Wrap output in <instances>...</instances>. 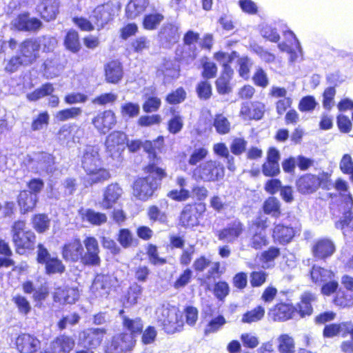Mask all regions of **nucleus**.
Instances as JSON below:
<instances>
[{
  "label": "nucleus",
  "mask_w": 353,
  "mask_h": 353,
  "mask_svg": "<svg viewBox=\"0 0 353 353\" xmlns=\"http://www.w3.org/2000/svg\"><path fill=\"white\" fill-rule=\"evenodd\" d=\"M81 167L85 172L88 183H101L110 179L109 171L103 166V161L97 145H87L81 157Z\"/></svg>",
  "instance_id": "f257e3e1"
},
{
  "label": "nucleus",
  "mask_w": 353,
  "mask_h": 353,
  "mask_svg": "<svg viewBox=\"0 0 353 353\" xmlns=\"http://www.w3.org/2000/svg\"><path fill=\"white\" fill-rule=\"evenodd\" d=\"M145 172L149 174L136 180L133 187V194L139 200L147 201L158 188L160 181L166 176L165 171L155 166L148 165Z\"/></svg>",
  "instance_id": "f03ea898"
},
{
  "label": "nucleus",
  "mask_w": 353,
  "mask_h": 353,
  "mask_svg": "<svg viewBox=\"0 0 353 353\" xmlns=\"http://www.w3.org/2000/svg\"><path fill=\"white\" fill-rule=\"evenodd\" d=\"M155 318L168 334L181 331L184 325L179 309L169 303L162 304L157 308Z\"/></svg>",
  "instance_id": "7ed1b4c3"
},
{
  "label": "nucleus",
  "mask_w": 353,
  "mask_h": 353,
  "mask_svg": "<svg viewBox=\"0 0 353 353\" xmlns=\"http://www.w3.org/2000/svg\"><path fill=\"white\" fill-rule=\"evenodd\" d=\"M225 174L223 165L217 160H209L201 163L193 171L196 179L205 182H214L221 180Z\"/></svg>",
  "instance_id": "20e7f679"
},
{
  "label": "nucleus",
  "mask_w": 353,
  "mask_h": 353,
  "mask_svg": "<svg viewBox=\"0 0 353 353\" xmlns=\"http://www.w3.org/2000/svg\"><path fill=\"white\" fill-rule=\"evenodd\" d=\"M12 231L13 241L19 254H23L26 250H32L34 248L35 235L31 230L26 229L24 221L15 222Z\"/></svg>",
  "instance_id": "39448f33"
},
{
  "label": "nucleus",
  "mask_w": 353,
  "mask_h": 353,
  "mask_svg": "<svg viewBox=\"0 0 353 353\" xmlns=\"http://www.w3.org/2000/svg\"><path fill=\"white\" fill-rule=\"evenodd\" d=\"M330 175L327 172L320 173L319 176L307 174L297 181L298 190L302 194H312L319 187L327 188Z\"/></svg>",
  "instance_id": "423d86ee"
},
{
  "label": "nucleus",
  "mask_w": 353,
  "mask_h": 353,
  "mask_svg": "<svg viewBox=\"0 0 353 353\" xmlns=\"http://www.w3.org/2000/svg\"><path fill=\"white\" fill-rule=\"evenodd\" d=\"M112 279L108 275L98 274L94 278L90 287L91 296L93 299L102 301L108 297L112 290Z\"/></svg>",
  "instance_id": "0eeeda50"
},
{
  "label": "nucleus",
  "mask_w": 353,
  "mask_h": 353,
  "mask_svg": "<svg viewBox=\"0 0 353 353\" xmlns=\"http://www.w3.org/2000/svg\"><path fill=\"white\" fill-rule=\"evenodd\" d=\"M92 123L99 133L105 134L116 125L117 117L112 110H105L94 116Z\"/></svg>",
  "instance_id": "6e6552de"
},
{
  "label": "nucleus",
  "mask_w": 353,
  "mask_h": 353,
  "mask_svg": "<svg viewBox=\"0 0 353 353\" xmlns=\"http://www.w3.org/2000/svg\"><path fill=\"white\" fill-rule=\"evenodd\" d=\"M199 39V34L189 30L184 36V46L181 52V59L187 63L193 61L197 55L196 44Z\"/></svg>",
  "instance_id": "1a4fd4ad"
},
{
  "label": "nucleus",
  "mask_w": 353,
  "mask_h": 353,
  "mask_svg": "<svg viewBox=\"0 0 353 353\" xmlns=\"http://www.w3.org/2000/svg\"><path fill=\"white\" fill-rule=\"evenodd\" d=\"M83 244L86 252L83 254L82 263L90 265H99L101 262L99 256V247L97 239L89 236L85 239Z\"/></svg>",
  "instance_id": "9d476101"
},
{
  "label": "nucleus",
  "mask_w": 353,
  "mask_h": 353,
  "mask_svg": "<svg viewBox=\"0 0 353 353\" xmlns=\"http://www.w3.org/2000/svg\"><path fill=\"white\" fill-rule=\"evenodd\" d=\"M265 112V105L259 101L242 103L239 115L245 121L260 120Z\"/></svg>",
  "instance_id": "9b49d317"
},
{
  "label": "nucleus",
  "mask_w": 353,
  "mask_h": 353,
  "mask_svg": "<svg viewBox=\"0 0 353 353\" xmlns=\"http://www.w3.org/2000/svg\"><path fill=\"white\" fill-rule=\"evenodd\" d=\"M205 205L199 204L196 207L186 205L181 213L180 224L185 228H192L199 225L198 214L205 211Z\"/></svg>",
  "instance_id": "f8f14e48"
},
{
  "label": "nucleus",
  "mask_w": 353,
  "mask_h": 353,
  "mask_svg": "<svg viewBox=\"0 0 353 353\" xmlns=\"http://www.w3.org/2000/svg\"><path fill=\"white\" fill-rule=\"evenodd\" d=\"M298 315L297 308L290 303H280L272 307L269 316L274 321H285Z\"/></svg>",
  "instance_id": "ddd939ff"
},
{
  "label": "nucleus",
  "mask_w": 353,
  "mask_h": 353,
  "mask_svg": "<svg viewBox=\"0 0 353 353\" xmlns=\"http://www.w3.org/2000/svg\"><path fill=\"white\" fill-rule=\"evenodd\" d=\"M243 223L239 220H234L219 231L218 238L228 243H233L243 234Z\"/></svg>",
  "instance_id": "4468645a"
},
{
  "label": "nucleus",
  "mask_w": 353,
  "mask_h": 353,
  "mask_svg": "<svg viewBox=\"0 0 353 353\" xmlns=\"http://www.w3.org/2000/svg\"><path fill=\"white\" fill-rule=\"evenodd\" d=\"M114 8L110 3L97 6L90 17L91 21L99 28H103L113 16Z\"/></svg>",
  "instance_id": "2eb2a0df"
},
{
  "label": "nucleus",
  "mask_w": 353,
  "mask_h": 353,
  "mask_svg": "<svg viewBox=\"0 0 353 353\" xmlns=\"http://www.w3.org/2000/svg\"><path fill=\"white\" fill-rule=\"evenodd\" d=\"M123 193L122 189L117 183L108 185L103 193V198L99 203L103 209L112 208L118 201Z\"/></svg>",
  "instance_id": "dca6fc26"
},
{
  "label": "nucleus",
  "mask_w": 353,
  "mask_h": 353,
  "mask_svg": "<svg viewBox=\"0 0 353 353\" xmlns=\"http://www.w3.org/2000/svg\"><path fill=\"white\" fill-rule=\"evenodd\" d=\"M84 249L79 239H74L65 244L62 250L63 258L67 261H82Z\"/></svg>",
  "instance_id": "f3484780"
},
{
  "label": "nucleus",
  "mask_w": 353,
  "mask_h": 353,
  "mask_svg": "<svg viewBox=\"0 0 353 353\" xmlns=\"http://www.w3.org/2000/svg\"><path fill=\"white\" fill-rule=\"evenodd\" d=\"M59 0H39L37 10L46 21L55 19L59 13Z\"/></svg>",
  "instance_id": "a211bd4d"
},
{
  "label": "nucleus",
  "mask_w": 353,
  "mask_h": 353,
  "mask_svg": "<svg viewBox=\"0 0 353 353\" xmlns=\"http://www.w3.org/2000/svg\"><path fill=\"white\" fill-rule=\"evenodd\" d=\"M16 346L21 353H34L40 347V341L30 334H23L17 338Z\"/></svg>",
  "instance_id": "6ab92c4d"
},
{
  "label": "nucleus",
  "mask_w": 353,
  "mask_h": 353,
  "mask_svg": "<svg viewBox=\"0 0 353 353\" xmlns=\"http://www.w3.org/2000/svg\"><path fill=\"white\" fill-rule=\"evenodd\" d=\"M334 251L335 246L333 242L328 239H321L316 241L312 248L314 256L319 259L330 256Z\"/></svg>",
  "instance_id": "aec40b11"
},
{
  "label": "nucleus",
  "mask_w": 353,
  "mask_h": 353,
  "mask_svg": "<svg viewBox=\"0 0 353 353\" xmlns=\"http://www.w3.org/2000/svg\"><path fill=\"white\" fill-rule=\"evenodd\" d=\"M39 51V43L37 40L28 39L23 41L20 46V52L21 59L25 62V65L31 63L34 61Z\"/></svg>",
  "instance_id": "412c9836"
},
{
  "label": "nucleus",
  "mask_w": 353,
  "mask_h": 353,
  "mask_svg": "<svg viewBox=\"0 0 353 353\" xmlns=\"http://www.w3.org/2000/svg\"><path fill=\"white\" fill-rule=\"evenodd\" d=\"M12 26L19 30L34 31L41 27L42 23L37 18H30L28 14H23L12 21Z\"/></svg>",
  "instance_id": "4be33fe9"
},
{
  "label": "nucleus",
  "mask_w": 353,
  "mask_h": 353,
  "mask_svg": "<svg viewBox=\"0 0 353 353\" xmlns=\"http://www.w3.org/2000/svg\"><path fill=\"white\" fill-rule=\"evenodd\" d=\"M79 296V291L74 288H59L56 289L54 299L61 303H74Z\"/></svg>",
  "instance_id": "5701e85b"
},
{
  "label": "nucleus",
  "mask_w": 353,
  "mask_h": 353,
  "mask_svg": "<svg viewBox=\"0 0 353 353\" xmlns=\"http://www.w3.org/2000/svg\"><path fill=\"white\" fill-rule=\"evenodd\" d=\"M127 139L126 135L121 131H113L105 140V147L110 152H119L123 148Z\"/></svg>",
  "instance_id": "b1692460"
},
{
  "label": "nucleus",
  "mask_w": 353,
  "mask_h": 353,
  "mask_svg": "<svg viewBox=\"0 0 353 353\" xmlns=\"http://www.w3.org/2000/svg\"><path fill=\"white\" fill-rule=\"evenodd\" d=\"M134 343L135 340L132 334L122 333L113 337L112 346L115 351L119 352L131 350Z\"/></svg>",
  "instance_id": "393cba45"
},
{
  "label": "nucleus",
  "mask_w": 353,
  "mask_h": 353,
  "mask_svg": "<svg viewBox=\"0 0 353 353\" xmlns=\"http://www.w3.org/2000/svg\"><path fill=\"white\" fill-rule=\"evenodd\" d=\"M105 330L102 328H90L83 332V339L85 343L91 347H97L101 343Z\"/></svg>",
  "instance_id": "a878e982"
},
{
  "label": "nucleus",
  "mask_w": 353,
  "mask_h": 353,
  "mask_svg": "<svg viewBox=\"0 0 353 353\" xmlns=\"http://www.w3.org/2000/svg\"><path fill=\"white\" fill-rule=\"evenodd\" d=\"M294 236L293 228L284 225L283 224H276L273 229L272 236L275 241L281 244L288 243Z\"/></svg>",
  "instance_id": "bb28decb"
},
{
  "label": "nucleus",
  "mask_w": 353,
  "mask_h": 353,
  "mask_svg": "<svg viewBox=\"0 0 353 353\" xmlns=\"http://www.w3.org/2000/svg\"><path fill=\"white\" fill-rule=\"evenodd\" d=\"M18 204L23 213L32 211L38 201V196L33 195L28 190L21 191L18 196Z\"/></svg>",
  "instance_id": "cd10ccee"
},
{
  "label": "nucleus",
  "mask_w": 353,
  "mask_h": 353,
  "mask_svg": "<svg viewBox=\"0 0 353 353\" xmlns=\"http://www.w3.org/2000/svg\"><path fill=\"white\" fill-rule=\"evenodd\" d=\"M105 78L107 81L112 83H118L123 77V69L119 62L112 61L105 66Z\"/></svg>",
  "instance_id": "c85d7f7f"
},
{
  "label": "nucleus",
  "mask_w": 353,
  "mask_h": 353,
  "mask_svg": "<svg viewBox=\"0 0 353 353\" xmlns=\"http://www.w3.org/2000/svg\"><path fill=\"white\" fill-rule=\"evenodd\" d=\"M316 297L314 294L305 292L301 296L300 303L298 305V314L301 317L310 315L312 313V303L316 301Z\"/></svg>",
  "instance_id": "c756f323"
},
{
  "label": "nucleus",
  "mask_w": 353,
  "mask_h": 353,
  "mask_svg": "<svg viewBox=\"0 0 353 353\" xmlns=\"http://www.w3.org/2000/svg\"><path fill=\"white\" fill-rule=\"evenodd\" d=\"M148 3V0H131L126 6V16L131 19H135L145 11Z\"/></svg>",
  "instance_id": "7c9ffc66"
},
{
  "label": "nucleus",
  "mask_w": 353,
  "mask_h": 353,
  "mask_svg": "<svg viewBox=\"0 0 353 353\" xmlns=\"http://www.w3.org/2000/svg\"><path fill=\"white\" fill-rule=\"evenodd\" d=\"M159 36L162 41L174 43L179 39V27L172 23L167 24L161 29Z\"/></svg>",
  "instance_id": "2f4dec72"
},
{
  "label": "nucleus",
  "mask_w": 353,
  "mask_h": 353,
  "mask_svg": "<svg viewBox=\"0 0 353 353\" xmlns=\"http://www.w3.org/2000/svg\"><path fill=\"white\" fill-rule=\"evenodd\" d=\"M79 214L83 221H87L93 225H99L107 221V216L105 214L97 212L90 209H82L79 211Z\"/></svg>",
  "instance_id": "473e14b6"
},
{
  "label": "nucleus",
  "mask_w": 353,
  "mask_h": 353,
  "mask_svg": "<svg viewBox=\"0 0 353 353\" xmlns=\"http://www.w3.org/2000/svg\"><path fill=\"white\" fill-rule=\"evenodd\" d=\"M310 274L313 282L319 285H321L334 277L332 271L319 266H313Z\"/></svg>",
  "instance_id": "72a5a7b5"
},
{
  "label": "nucleus",
  "mask_w": 353,
  "mask_h": 353,
  "mask_svg": "<svg viewBox=\"0 0 353 353\" xmlns=\"http://www.w3.org/2000/svg\"><path fill=\"white\" fill-rule=\"evenodd\" d=\"M234 71L232 68H226L216 81V89L220 94H226L230 91V81Z\"/></svg>",
  "instance_id": "f704fd0d"
},
{
  "label": "nucleus",
  "mask_w": 353,
  "mask_h": 353,
  "mask_svg": "<svg viewBox=\"0 0 353 353\" xmlns=\"http://www.w3.org/2000/svg\"><path fill=\"white\" fill-rule=\"evenodd\" d=\"M123 325L130 332V334H132L134 336L137 334H140L142 332L143 324L141 319L139 317L131 319L128 316H123Z\"/></svg>",
  "instance_id": "c9c22d12"
},
{
  "label": "nucleus",
  "mask_w": 353,
  "mask_h": 353,
  "mask_svg": "<svg viewBox=\"0 0 353 353\" xmlns=\"http://www.w3.org/2000/svg\"><path fill=\"white\" fill-rule=\"evenodd\" d=\"M83 110L79 107H72L58 111L54 118L59 121H65L70 119H75L82 114Z\"/></svg>",
  "instance_id": "e433bc0d"
},
{
  "label": "nucleus",
  "mask_w": 353,
  "mask_h": 353,
  "mask_svg": "<svg viewBox=\"0 0 353 353\" xmlns=\"http://www.w3.org/2000/svg\"><path fill=\"white\" fill-rule=\"evenodd\" d=\"M54 88L52 84L48 83L42 85L40 88L36 89L31 93H28L26 97L30 101H36L41 98L46 96H49L52 94Z\"/></svg>",
  "instance_id": "4c0bfd02"
},
{
  "label": "nucleus",
  "mask_w": 353,
  "mask_h": 353,
  "mask_svg": "<svg viewBox=\"0 0 353 353\" xmlns=\"http://www.w3.org/2000/svg\"><path fill=\"white\" fill-rule=\"evenodd\" d=\"M278 349L281 353H295V344L292 337L284 334L277 338Z\"/></svg>",
  "instance_id": "58836bf2"
},
{
  "label": "nucleus",
  "mask_w": 353,
  "mask_h": 353,
  "mask_svg": "<svg viewBox=\"0 0 353 353\" xmlns=\"http://www.w3.org/2000/svg\"><path fill=\"white\" fill-rule=\"evenodd\" d=\"M163 142V138L162 137H159L157 140L154 141V143L150 141H145V142H143L142 148H143L144 151L148 154L151 161L149 165H154L157 166L156 165L158 159H156L157 156L154 152V148L157 146V144L161 145Z\"/></svg>",
  "instance_id": "ea45409f"
},
{
  "label": "nucleus",
  "mask_w": 353,
  "mask_h": 353,
  "mask_svg": "<svg viewBox=\"0 0 353 353\" xmlns=\"http://www.w3.org/2000/svg\"><path fill=\"white\" fill-rule=\"evenodd\" d=\"M226 323V320L222 315L213 317L206 325L204 329L205 335L216 333Z\"/></svg>",
  "instance_id": "a19ab883"
},
{
  "label": "nucleus",
  "mask_w": 353,
  "mask_h": 353,
  "mask_svg": "<svg viewBox=\"0 0 353 353\" xmlns=\"http://www.w3.org/2000/svg\"><path fill=\"white\" fill-rule=\"evenodd\" d=\"M139 112L140 107L138 103L127 102L121 105V114L125 119L134 118L139 115Z\"/></svg>",
  "instance_id": "79ce46f5"
},
{
  "label": "nucleus",
  "mask_w": 353,
  "mask_h": 353,
  "mask_svg": "<svg viewBox=\"0 0 353 353\" xmlns=\"http://www.w3.org/2000/svg\"><path fill=\"white\" fill-rule=\"evenodd\" d=\"M251 237L249 245L256 250L261 249L268 244L265 232L250 230Z\"/></svg>",
  "instance_id": "37998d69"
},
{
  "label": "nucleus",
  "mask_w": 353,
  "mask_h": 353,
  "mask_svg": "<svg viewBox=\"0 0 353 353\" xmlns=\"http://www.w3.org/2000/svg\"><path fill=\"white\" fill-rule=\"evenodd\" d=\"M279 201L275 197H269L263 203V210L267 214L278 217L281 214Z\"/></svg>",
  "instance_id": "c03bdc74"
},
{
  "label": "nucleus",
  "mask_w": 353,
  "mask_h": 353,
  "mask_svg": "<svg viewBox=\"0 0 353 353\" xmlns=\"http://www.w3.org/2000/svg\"><path fill=\"white\" fill-rule=\"evenodd\" d=\"M38 168L37 172L45 171L51 172L52 166L54 164L53 157L48 153H41L37 157Z\"/></svg>",
  "instance_id": "a18cd8bd"
},
{
  "label": "nucleus",
  "mask_w": 353,
  "mask_h": 353,
  "mask_svg": "<svg viewBox=\"0 0 353 353\" xmlns=\"http://www.w3.org/2000/svg\"><path fill=\"white\" fill-rule=\"evenodd\" d=\"M265 314V310L261 306L245 313L241 319V321L245 323H252L260 321Z\"/></svg>",
  "instance_id": "49530a36"
},
{
  "label": "nucleus",
  "mask_w": 353,
  "mask_h": 353,
  "mask_svg": "<svg viewBox=\"0 0 353 353\" xmlns=\"http://www.w3.org/2000/svg\"><path fill=\"white\" fill-rule=\"evenodd\" d=\"M66 48L72 52H77L80 49L78 33L74 30H70L64 41Z\"/></svg>",
  "instance_id": "de8ad7c7"
},
{
  "label": "nucleus",
  "mask_w": 353,
  "mask_h": 353,
  "mask_svg": "<svg viewBox=\"0 0 353 353\" xmlns=\"http://www.w3.org/2000/svg\"><path fill=\"white\" fill-rule=\"evenodd\" d=\"M236 63L239 65L238 72L241 77L247 79L250 77V70L252 66V61L248 57L236 58Z\"/></svg>",
  "instance_id": "09e8293b"
},
{
  "label": "nucleus",
  "mask_w": 353,
  "mask_h": 353,
  "mask_svg": "<svg viewBox=\"0 0 353 353\" xmlns=\"http://www.w3.org/2000/svg\"><path fill=\"white\" fill-rule=\"evenodd\" d=\"M215 59L222 65L223 68V71H225L226 68H232L230 63H232L235 59L238 58L236 52H232L230 54L219 52L214 54Z\"/></svg>",
  "instance_id": "8fccbe9b"
},
{
  "label": "nucleus",
  "mask_w": 353,
  "mask_h": 353,
  "mask_svg": "<svg viewBox=\"0 0 353 353\" xmlns=\"http://www.w3.org/2000/svg\"><path fill=\"white\" fill-rule=\"evenodd\" d=\"M164 17L161 13H152L145 16L143 25L147 30H154L163 20Z\"/></svg>",
  "instance_id": "3c124183"
},
{
  "label": "nucleus",
  "mask_w": 353,
  "mask_h": 353,
  "mask_svg": "<svg viewBox=\"0 0 353 353\" xmlns=\"http://www.w3.org/2000/svg\"><path fill=\"white\" fill-rule=\"evenodd\" d=\"M336 190L341 192L344 196V200L346 203L347 208H350L353 205V199L352 196L348 193V185L347 183L341 179H338L334 184Z\"/></svg>",
  "instance_id": "603ef678"
},
{
  "label": "nucleus",
  "mask_w": 353,
  "mask_h": 353,
  "mask_svg": "<svg viewBox=\"0 0 353 353\" xmlns=\"http://www.w3.org/2000/svg\"><path fill=\"white\" fill-rule=\"evenodd\" d=\"M46 265V271L48 274H61L65 271V266L62 261L57 256H52L48 259Z\"/></svg>",
  "instance_id": "864d4df0"
},
{
  "label": "nucleus",
  "mask_w": 353,
  "mask_h": 353,
  "mask_svg": "<svg viewBox=\"0 0 353 353\" xmlns=\"http://www.w3.org/2000/svg\"><path fill=\"white\" fill-rule=\"evenodd\" d=\"M213 125L216 132L221 134H228L230 130V123L223 114H218L215 117Z\"/></svg>",
  "instance_id": "5fc2aeb1"
},
{
  "label": "nucleus",
  "mask_w": 353,
  "mask_h": 353,
  "mask_svg": "<svg viewBox=\"0 0 353 353\" xmlns=\"http://www.w3.org/2000/svg\"><path fill=\"white\" fill-rule=\"evenodd\" d=\"M161 71L165 77L174 79L179 76V65L172 61H165L163 63Z\"/></svg>",
  "instance_id": "6e6d98bb"
},
{
  "label": "nucleus",
  "mask_w": 353,
  "mask_h": 353,
  "mask_svg": "<svg viewBox=\"0 0 353 353\" xmlns=\"http://www.w3.org/2000/svg\"><path fill=\"white\" fill-rule=\"evenodd\" d=\"M34 228L39 233H42L48 230L50 226V219L48 216L43 214H37L32 220Z\"/></svg>",
  "instance_id": "4d7b16f0"
},
{
  "label": "nucleus",
  "mask_w": 353,
  "mask_h": 353,
  "mask_svg": "<svg viewBox=\"0 0 353 353\" xmlns=\"http://www.w3.org/2000/svg\"><path fill=\"white\" fill-rule=\"evenodd\" d=\"M208 154V150L205 148H195L188 159V163L190 165H196L198 163L203 160Z\"/></svg>",
  "instance_id": "13d9d810"
},
{
  "label": "nucleus",
  "mask_w": 353,
  "mask_h": 353,
  "mask_svg": "<svg viewBox=\"0 0 353 353\" xmlns=\"http://www.w3.org/2000/svg\"><path fill=\"white\" fill-rule=\"evenodd\" d=\"M339 168L343 173L350 175V179L353 182V160L350 154H345L343 156Z\"/></svg>",
  "instance_id": "bf43d9fd"
},
{
  "label": "nucleus",
  "mask_w": 353,
  "mask_h": 353,
  "mask_svg": "<svg viewBox=\"0 0 353 353\" xmlns=\"http://www.w3.org/2000/svg\"><path fill=\"white\" fill-rule=\"evenodd\" d=\"M336 228L342 230L345 228L353 230V216L350 210L345 212L340 220L335 223Z\"/></svg>",
  "instance_id": "052dcab7"
},
{
  "label": "nucleus",
  "mask_w": 353,
  "mask_h": 353,
  "mask_svg": "<svg viewBox=\"0 0 353 353\" xmlns=\"http://www.w3.org/2000/svg\"><path fill=\"white\" fill-rule=\"evenodd\" d=\"M186 97V92L182 88L170 93L166 97V101L170 104H177L183 102Z\"/></svg>",
  "instance_id": "680f3d73"
},
{
  "label": "nucleus",
  "mask_w": 353,
  "mask_h": 353,
  "mask_svg": "<svg viewBox=\"0 0 353 353\" xmlns=\"http://www.w3.org/2000/svg\"><path fill=\"white\" fill-rule=\"evenodd\" d=\"M229 285L225 281H219L214 285V294L220 301H223L229 294Z\"/></svg>",
  "instance_id": "e2e57ef3"
},
{
  "label": "nucleus",
  "mask_w": 353,
  "mask_h": 353,
  "mask_svg": "<svg viewBox=\"0 0 353 353\" xmlns=\"http://www.w3.org/2000/svg\"><path fill=\"white\" fill-rule=\"evenodd\" d=\"M161 104V101L157 97H150L143 104V110L145 112L150 113L157 112Z\"/></svg>",
  "instance_id": "0e129e2a"
},
{
  "label": "nucleus",
  "mask_w": 353,
  "mask_h": 353,
  "mask_svg": "<svg viewBox=\"0 0 353 353\" xmlns=\"http://www.w3.org/2000/svg\"><path fill=\"white\" fill-rule=\"evenodd\" d=\"M142 288L137 283H134L129 288L127 296V302L130 305H135L142 293Z\"/></svg>",
  "instance_id": "69168bd1"
},
{
  "label": "nucleus",
  "mask_w": 353,
  "mask_h": 353,
  "mask_svg": "<svg viewBox=\"0 0 353 353\" xmlns=\"http://www.w3.org/2000/svg\"><path fill=\"white\" fill-rule=\"evenodd\" d=\"M192 276V272L190 269L185 270L174 282L173 286L175 289L184 288L188 285Z\"/></svg>",
  "instance_id": "338daca9"
},
{
  "label": "nucleus",
  "mask_w": 353,
  "mask_h": 353,
  "mask_svg": "<svg viewBox=\"0 0 353 353\" xmlns=\"http://www.w3.org/2000/svg\"><path fill=\"white\" fill-rule=\"evenodd\" d=\"M247 141L242 138H235L230 145V150L235 155H240L245 151Z\"/></svg>",
  "instance_id": "774afa93"
}]
</instances>
